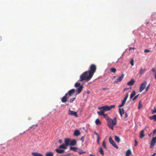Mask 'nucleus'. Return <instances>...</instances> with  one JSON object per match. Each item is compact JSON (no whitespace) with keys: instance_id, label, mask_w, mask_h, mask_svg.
Masks as SVG:
<instances>
[{"instance_id":"58836bf2","label":"nucleus","mask_w":156,"mask_h":156,"mask_svg":"<svg viewBox=\"0 0 156 156\" xmlns=\"http://www.w3.org/2000/svg\"><path fill=\"white\" fill-rule=\"evenodd\" d=\"M150 84H149V85H148L146 87V89H145V91H147L148 90L149 88V87H150Z\"/></svg>"},{"instance_id":"6e6552de","label":"nucleus","mask_w":156,"mask_h":156,"mask_svg":"<svg viewBox=\"0 0 156 156\" xmlns=\"http://www.w3.org/2000/svg\"><path fill=\"white\" fill-rule=\"evenodd\" d=\"M156 143V137H153L151 142V145L150 148H153L154 146L155 145Z\"/></svg>"},{"instance_id":"864d4df0","label":"nucleus","mask_w":156,"mask_h":156,"mask_svg":"<svg viewBox=\"0 0 156 156\" xmlns=\"http://www.w3.org/2000/svg\"><path fill=\"white\" fill-rule=\"evenodd\" d=\"M156 155V153H154L153 154L151 155V156H155Z\"/></svg>"},{"instance_id":"a18cd8bd","label":"nucleus","mask_w":156,"mask_h":156,"mask_svg":"<svg viewBox=\"0 0 156 156\" xmlns=\"http://www.w3.org/2000/svg\"><path fill=\"white\" fill-rule=\"evenodd\" d=\"M131 88H125L124 90V92L126 90H128L129 89H131Z\"/></svg>"},{"instance_id":"393cba45","label":"nucleus","mask_w":156,"mask_h":156,"mask_svg":"<svg viewBox=\"0 0 156 156\" xmlns=\"http://www.w3.org/2000/svg\"><path fill=\"white\" fill-rule=\"evenodd\" d=\"M149 119L151 120H154V121H156V115H154L152 116H150Z\"/></svg>"},{"instance_id":"e433bc0d","label":"nucleus","mask_w":156,"mask_h":156,"mask_svg":"<svg viewBox=\"0 0 156 156\" xmlns=\"http://www.w3.org/2000/svg\"><path fill=\"white\" fill-rule=\"evenodd\" d=\"M130 63L131 66H133L134 65V61L133 59H132L130 62Z\"/></svg>"},{"instance_id":"6ab92c4d","label":"nucleus","mask_w":156,"mask_h":156,"mask_svg":"<svg viewBox=\"0 0 156 156\" xmlns=\"http://www.w3.org/2000/svg\"><path fill=\"white\" fill-rule=\"evenodd\" d=\"M119 112L121 116H122V115L124 114L125 113L124 110L123 108L121 109V108H119Z\"/></svg>"},{"instance_id":"0eeeda50","label":"nucleus","mask_w":156,"mask_h":156,"mask_svg":"<svg viewBox=\"0 0 156 156\" xmlns=\"http://www.w3.org/2000/svg\"><path fill=\"white\" fill-rule=\"evenodd\" d=\"M109 140L110 143L116 149L118 148V147L114 141L113 140L111 137H110L109 139Z\"/></svg>"},{"instance_id":"603ef678","label":"nucleus","mask_w":156,"mask_h":156,"mask_svg":"<svg viewBox=\"0 0 156 156\" xmlns=\"http://www.w3.org/2000/svg\"><path fill=\"white\" fill-rule=\"evenodd\" d=\"M99 137H97V141L98 144L99 143Z\"/></svg>"},{"instance_id":"a19ab883","label":"nucleus","mask_w":156,"mask_h":156,"mask_svg":"<svg viewBox=\"0 0 156 156\" xmlns=\"http://www.w3.org/2000/svg\"><path fill=\"white\" fill-rule=\"evenodd\" d=\"M154 109H155L154 110H152L151 111L152 113V114H154L156 112V110H155V108H154Z\"/></svg>"},{"instance_id":"4c0bfd02","label":"nucleus","mask_w":156,"mask_h":156,"mask_svg":"<svg viewBox=\"0 0 156 156\" xmlns=\"http://www.w3.org/2000/svg\"><path fill=\"white\" fill-rule=\"evenodd\" d=\"M139 94L137 95L136 96L134 97V98H133V101L135 100H136L138 97Z\"/></svg>"},{"instance_id":"c756f323","label":"nucleus","mask_w":156,"mask_h":156,"mask_svg":"<svg viewBox=\"0 0 156 156\" xmlns=\"http://www.w3.org/2000/svg\"><path fill=\"white\" fill-rule=\"evenodd\" d=\"M126 102V101H125L124 100H122V104L121 105H119L118 106V107H122V106H123L124 105Z\"/></svg>"},{"instance_id":"f257e3e1","label":"nucleus","mask_w":156,"mask_h":156,"mask_svg":"<svg viewBox=\"0 0 156 156\" xmlns=\"http://www.w3.org/2000/svg\"><path fill=\"white\" fill-rule=\"evenodd\" d=\"M103 116L107 120V124L109 128L112 130L113 129H114L113 126L116 124V117H114L113 119H112L107 114H104Z\"/></svg>"},{"instance_id":"f3484780","label":"nucleus","mask_w":156,"mask_h":156,"mask_svg":"<svg viewBox=\"0 0 156 156\" xmlns=\"http://www.w3.org/2000/svg\"><path fill=\"white\" fill-rule=\"evenodd\" d=\"M135 81L134 79H132L129 82L127 83V84L128 86L132 85L134 83Z\"/></svg>"},{"instance_id":"412c9836","label":"nucleus","mask_w":156,"mask_h":156,"mask_svg":"<svg viewBox=\"0 0 156 156\" xmlns=\"http://www.w3.org/2000/svg\"><path fill=\"white\" fill-rule=\"evenodd\" d=\"M115 140L118 143L120 142V138L117 136H114Z\"/></svg>"},{"instance_id":"c85d7f7f","label":"nucleus","mask_w":156,"mask_h":156,"mask_svg":"<svg viewBox=\"0 0 156 156\" xmlns=\"http://www.w3.org/2000/svg\"><path fill=\"white\" fill-rule=\"evenodd\" d=\"M95 124L98 125V124H101V122L100 121L99 119H97L95 121Z\"/></svg>"},{"instance_id":"ea45409f","label":"nucleus","mask_w":156,"mask_h":156,"mask_svg":"<svg viewBox=\"0 0 156 156\" xmlns=\"http://www.w3.org/2000/svg\"><path fill=\"white\" fill-rule=\"evenodd\" d=\"M144 52L145 53L149 52H150V50H149L148 49H145L144 50Z\"/></svg>"},{"instance_id":"f704fd0d","label":"nucleus","mask_w":156,"mask_h":156,"mask_svg":"<svg viewBox=\"0 0 156 156\" xmlns=\"http://www.w3.org/2000/svg\"><path fill=\"white\" fill-rule=\"evenodd\" d=\"M128 96H129L128 93H127V94H126V96L125 97L123 100L126 101L127 98L128 97Z\"/></svg>"},{"instance_id":"09e8293b","label":"nucleus","mask_w":156,"mask_h":156,"mask_svg":"<svg viewBox=\"0 0 156 156\" xmlns=\"http://www.w3.org/2000/svg\"><path fill=\"white\" fill-rule=\"evenodd\" d=\"M58 143H60V144H61L62 143V141L61 140H58Z\"/></svg>"},{"instance_id":"5701e85b","label":"nucleus","mask_w":156,"mask_h":156,"mask_svg":"<svg viewBox=\"0 0 156 156\" xmlns=\"http://www.w3.org/2000/svg\"><path fill=\"white\" fill-rule=\"evenodd\" d=\"M76 143V141L75 140H73L70 141V145L71 146H74L75 145Z\"/></svg>"},{"instance_id":"f03ea898","label":"nucleus","mask_w":156,"mask_h":156,"mask_svg":"<svg viewBox=\"0 0 156 156\" xmlns=\"http://www.w3.org/2000/svg\"><path fill=\"white\" fill-rule=\"evenodd\" d=\"M115 105H111L110 106H108L105 105L101 107H98V108L100 110V111H98L97 113L100 115H103L104 112L106 111L110 110L112 108H114Z\"/></svg>"},{"instance_id":"4468645a","label":"nucleus","mask_w":156,"mask_h":156,"mask_svg":"<svg viewBox=\"0 0 156 156\" xmlns=\"http://www.w3.org/2000/svg\"><path fill=\"white\" fill-rule=\"evenodd\" d=\"M145 129V128L144 129L140 131V138H142L145 135L144 134V130Z\"/></svg>"},{"instance_id":"1a4fd4ad","label":"nucleus","mask_w":156,"mask_h":156,"mask_svg":"<svg viewBox=\"0 0 156 156\" xmlns=\"http://www.w3.org/2000/svg\"><path fill=\"white\" fill-rule=\"evenodd\" d=\"M68 114L69 115H74L76 117H78V115L77 114V113L76 112H74L73 111H71L70 109L69 110V111Z\"/></svg>"},{"instance_id":"49530a36","label":"nucleus","mask_w":156,"mask_h":156,"mask_svg":"<svg viewBox=\"0 0 156 156\" xmlns=\"http://www.w3.org/2000/svg\"><path fill=\"white\" fill-rule=\"evenodd\" d=\"M94 134H95L97 136V137H99V135H98V133H96L95 132H94Z\"/></svg>"},{"instance_id":"72a5a7b5","label":"nucleus","mask_w":156,"mask_h":156,"mask_svg":"<svg viewBox=\"0 0 156 156\" xmlns=\"http://www.w3.org/2000/svg\"><path fill=\"white\" fill-rule=\"evenodd\" d=\"M142 106H143L141 103V101H139V105H138V109H140L142 107Z\"/></svg>"},{"instance_id":"13d9d810","label":"nucleus","mask_w":156,"mask_h":156,"mask_svg":"<svg viewBox=\"0 0 156 156\" xmlns=\"http://www.w3.org/2000/svg\"><path fill=\"white\" fill-rule=\"evenodd\" d=\"M154 78H155V79L156 80V73L155 74Z\"/></svg>"},{"instance_id":"c03bdc74","label":"nucleus","mask_w":156,"mask_h":156,"mask_svg":"<svg viewBox=\"0 0 156 156\" xmlns=\"http://www.w3.org/2000/svg\"><path fill=\"white\" fill-rule=\"evenodd\" d=\"M85 153V152L83 151H82L81 152H79V153L80 154H84Z\"/></svg>"},{"instance_id":"79ce46f5","label":"nucleus","mask_w":156,"mask_h":156,"mask_svg":"<svg viewBox=\"0 0 156 156\" xmlns=\"http://www.w3.org/2000/svg\"><path fill=\"white\" fill-rule=\"evenodd\" d=\"M84 136H82L80 140L82 141V142H83L84 141Z\"/></svg>"},{"instance_id":"f8f14e48","label":"nucleus","mask_w":156,"mask_h":156,"mask_svg":"<svg viewBox=\"0 0 156 156\" xmlns=\"http://www.w3.org/2000/svg\"><path fill=\"white\" fill-rule=\"evenodd\" d=\"M67 96V93H66L65 95L63 96L62 98L61 101L62 102H65L67 101V98H69V96L66 97Z\"/></svg>"},{"instance_id":"39448f33","label":"nucleus","mask_w":156,"mask_h":156,"mask_svg":"<svg viewBox=\"0 0 156 156\" xmlns=\"http://www.w3.org/2000/svg\"><path fill=\"white\" fill-rule=\"evenodd\" d=\"M80 83H78L76 82L75 83L74 85V87H76L80 86V87L77 89H76V95H78L80 94L82 91V90L83 89V86L82 85H81L80 86Z\"/></svg>"},{"instance_id":"bf43d9fd","label":"nucleus","mask_w":156,"mask_h":156,"mask_svg":"<svg viewBox=\"0 0 156 156\" xmlns=\"http://www.w3.org/2000/svg\"><path fill=\"white\" fill-rule=\"evenodd\" d=\"M106 89H107L106 88H103V89H102V90H106Z\"/></svg>"},{"instance_id":"5fc2aeb1","label":"nucleus","mask_w":156,"mask_h":156,"mask_svg":"<svg viewBox=\"0 0 156 156\" xmlns=\"http://www.w3.org/2000/svg\"><path fill=\"white\" fill-rule=\"evenodd\" d=\"M134 49V48L131 47V48H130L129 49V50H131L132 49Z\"/></svg>"},{"instance_id":"9b49d317","label":"nucleus","mask_w":156,"mask_h":156,"mask_svg":"<svg viewBox=\"0 0 156 156\" xmlns=\"http://www.w3.org/2000/svg\"><path fill=\"white\" fill-rule=\"evenodd\" d=\"M75 92V90L74 89H72L69 90L67 93V95H69V96H71L74 94Z\"/></svg>"},{"instance_id":"a878e982","label":"nucleus","mask_w":156,"mask_h":156,"mask_svg":"<svg viewBox=\"0 0 156 156\" xmlns=\"http://www.w3.org/2000/svg\"><path fill=\"white\" fill-rule=\"evenodd\" d=\"M146 70V69H143L142 68L140 70L139 73L140 74V75H141L142 74L144 73V72H145Z\"/></svg>"},{"instance_id":"2f4dec72","label":"nucleus","mask_w":156,"mask_h":156,"mask_svg":"<svg viewBox=\"0 0 156 156\" xmlns=\"http://www.w3.org/2000/svg\"><path fill=\"white\" fill-rule=\"evenodd\" d=\"M111 72L113 73H115L116 71V69L115 68H112L110 69Z\"/></svg>"},{"instance_id":"37998d69","label":"nucleus","mask_w":156,"mask_h":156,"mask_svg":"<svg viewBox=\"0 0 156 156\" xmlns=\"http://www.w3.org/2000/svg\"><path fill=\"white\" fill-rule=\"evenodd\" d=\"M135 146H136L137 144H138V142L136 140H135Z\"/></svg>"},{"instance_id":"ddd939ff","label":"nucleus","mask_w":156,"mask_h":156,"mask_svg":"<svg viewBox=\"0 0 156 156\" xmlns=\"http://www.w3.org/2000/svg\"><path fill=\"white\" fill-rule=\"evenodd\" d=\"M71 139L69 138H66L65 139V144L68 146L69 145H70V142Z\"/></svg>"},{"instance_id":"680f3d73","label":"nucleus","mask_w":156,"mask_h":156,"mask_svg":"<svg viewBox=\"0 0 156 156\" xmlns=\"http://www.w3.org/2000/svg\"><path fill=\"white\" fill-rule=\"evenodd\" d=\"M155 137H156V136Z\"/></svg>"},{"instance_id":"de8ad7c7","label":"nucleus","mask_w":156,"mask_h":156,"mask_svg":"<svg viewBox=\"0 0 156 156\" xmlns=\"http://www.w3.org/2000/svg\"><path fill=\"white\" fill-rule=\"evenodd\" d=\"M127 117H128V115L127 114V113H126L125 114V117H124V118L125 119L126 118H127Z\"/></svg>"},{"instance_id":"3c124183","label":"nucleus","mask_w":156,"mask_h":156,"mask_svg":"<svg viewBox=\"0 0 156 156\" xmlns=\"http://www.w3.org/2000/svg\"><path fill=\"white\" fill-rule=\"evenodd\" d=\"M153 133H156V129H155L153 131Z\"/></svg>"},{"instance_id":"8fccbe9b","label":"nucleus","mask_w":156,"mask_h":156,"mask_svg":"<svg viewBox=\"0 0 156 156\" xmlns=\"http://www.w3.org/2000/svg\"><path fill=\"white\" fill-rule=\"evenodd\" d=\"M67 156H75L73 154H68L67 155Z\"/></svg>"},{"instance_id":"9d476101","label":"nucleus","mask_w":156,"mask_h":156,"mask_svg":"<svg viewBox=\"0 0 156 156\" xmlns=\"http://www.w3.org/2000/svg\"><path fill=\"white\" fill-rule=\"evenodd\" d=\"M124 77V74H122L120 76H119L117 79L116 81L114 82V83L121 82Z\"/></svg>"},{"instance_id":"4be33fe9","label":"nucleus","mask_w":156,"mask_h":156,"mask_svg":"<svg viewBox=\"0 0 156 156\" xmlns=\"http://www.w3.org/2000/svg\"><path fill=\"white\" fill-rule=\"evenodd\" d=\"M132 152L130 149L128 150L126 152V156H129L131 154Z\"/></svg>"},{"instance_id":"473e14b6","label":"nucleus","mask_w":156,"mask_h":156,"mask_svg":"<svg viewBox=\"0 0 156 156\" xmlns=\"http://www.w3.org/2000/svg\"><path fill=\"white\" fill-rule=\"evenodd\" d=\"M102 146H103L105 148V149H107V148L106 146V144H105V140H104L102 142Z\"/></svg>"},{"instance_id":"aec40b11","label":"nucleus","mask_w":156,"mask_h":156,"mask_svg":"<svg viewBox=\"0 0 156 156\" xmlns=\"http://www.w3.org/2000/svg\"><path fill=\"white\" fill-rule=\"evenodd\" d=\"M67 146L65 144H63L59 147V148L60 149H66L67 148Z\"/></svg>"},{"instance_id":"4d7b16f0","label":"nucleus","mask_w":156,"mask_h":156,"mask_svg":"<svg viewBox=\"0 0 156 156\" xmlns=\"http://www.w3.org/2000/svg\"><path fill=\"white\" fill-rule=\"evenodd\" d=\"M2 40V37L1 36H0V41H1Z\"/></svg>"},{"instance_id":"052dcab7","label":"nucleus","mask_w":156,"mask_h":156,"mask_svg":"<svg viewBox=\"0 0 156 156\" xmlns=\"http://www.w3.org/2000/svg\"><path fill=\"white\" fill-rule=\"evenodd\" d=\"M59 156H67V155L65 156V155H60Z\"/></svg>"},{"instance_id":"c9c22d12","label":"nucleus","mask_w":156,"mask_h":156,"mask_svg":"<svg viewBox=\"0 0 156 156\" xmlns=\"http://www.w3.org/2000/svg\"><path fill=\"white\" fill-rule=\"evenodd\" d=\"M76 97L71 98L70 100V103H72L76 99Z\"/></svg>"},{"instance_id":"bb28decb","label":"nucleus","mask_w":156,"mask_h":156,"mask_svg":"<svg viewBox=\"0 0 156 156\" xmlns=\"http://www.w3.org/2000/svg\"><path fill=\"white\" fill-rule=\"evenodd\" d=\"M136 94L135 91L134 90L133 91L132 93L130 95V99H132L136 95Z\"/></svg>"},{"instance_id":"b1692460","label":"nucleus","mask_w":156,"mask_h":156,"mask_svg":"<svg viewBox=\"0 0 156 156\" xmlns=\"http://www.w3.org/2000/svg\"><path fill=\"white\" fill-rule=\"evenodd\" d=\"M45 156H53L54 154L51 152H49L46 153L45 154Z\"/></svg>"},{"instance_id":"6e6d98bb","label":"nucleus","mask_w":156,"mask_h":156,"mask_svg":"<svg viewBox=\"0 0 156 156\" xmlns=\"http://www.w3.org/2000/svg\"><path fill=\"white\" fill-rule=\"evenodd\" d=\"M152 71L153 72H155V69H154L153 68L152 69Z\"/></svg>"},{"instance_id":"a211bd4d","label":"nucleus","mask_w":156,"mask_h":156,"mask_svg":"<svg viewBox=\"0 0 156 156\" xmlns=\"http://www.w3.org/2000/svg\"><path fill=\"white\" fill-rule=\"evenodd\" d=\"M31 154L34 156H43L41 154L37 152H33Z\"/></svg>"},{"instance_id":"7c9ffc66","label":"nucleus","mask_w":156,"mask_h":156,"mask_svg":"<svg viewBox=\"0 0 156 156\" xmlns=\"http://www.w3.org/2000/svg\"><path fill=\"white\" fill-rule=\"evenodd\" d=\"M99 152L102 155H104V154L103 150L101 147L100 148V150Z\"/></svg>"},{"instance_id":"cd10ccee","label":"nucleus","mask_w":156,"mask_h":156,"mask_svg":"<svg viewBox=\"0 0 156 156\" xmlns=\"http://www.w3.org/2000/svg\"><path fill=\"white\" fill-rule=\"evenodd\" d=\"M78 149L77 147H70L69 149L70 150L73 151H76V150Z\"/></svg>"},{"instance_id":"2eb2a0df","label":"nucleus","mask_w":156,"mask_h":156,"mask_svg":"<svg viewBox=\"0 0 156 156\" xmlns=\"http://www.w3.org/2000/svg\"><path fill=\"white\" fill-rule=\"evenodd\" d=\"M55 151L56 152L59 154L63 153L65 151V150H64L60 149L58 148L55 149Z\"/></svg>"},{"instance_id":"7ed1b4c3","label":"nucleus","mask_w":156,"mask_h":156,"mask_svg":"<svg viewBox=\"0 0 156 156\" xmlns=\"http://www.w3.org/2000/svg\"><path fill=\"white\" fill-rule=\"evenodd\" d=\"M92 76L90 74H88V71L84 72L80 76V81L81 82L83 80H86L88 81L92 77Z\"/></svg>"},{"instance_id":"423d86ee","label":"nucleus","mask_w":156,"mask_h":156,"mask_svg":"<svg viewBox=\"0 0 156 156\" xmlns=\"http://www.w3.org/2000/svg\"><path fill=\"white\" fill-rule=\"evenodd\" d=\"M147 84V82L146 81H144L141 84L140 87L139 91L140 92H142L144 89L146 87Z\"/></svg>"},{"instance_id":"20e7f679","label":"nucleus","mask_w":156,"mask_h":156,"mask_svg":"<svg viewBox=\"0 0 156 156\" xmlns=\"http://www.w3.org/2000/svg\"><path fill=\"white\" fill-rule=\"evenodd\" d=\"M96 67L95 65L92 64H91L89 68V70L87 71L88 72V74H90L92 76L94 73L96 72Z\"/></svg>"},{"instance_id":"dca6fc26","label":"nucleus","mask_w":156,"mask_h":156,"mask_svg":"<svg viewBox=\"0 0 156 156\" xmlns=\"http://www.w3.org/2000/svg\"><path fill=\"white\" fill-rule=\"evenodd\" d=\"M80 131L78 130H75L74 133L73 135L75 136H78L80 135Z\"/></svg>"}]
</instances>
